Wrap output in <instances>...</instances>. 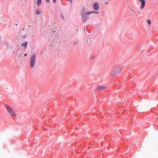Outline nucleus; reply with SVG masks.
<instances>
[{
  "label": "nucleus",
  "mask_w": 158,
  "mask_h": 158,
  "mask_svg": "<svg viewBox=\"0 0 158 158\" xmlns=\"http://www.w3.org/2000/svg\"><path fill=\"white\" fill-rule=\"evenodd\" d=\"M99 13L98 12H96L95 11L93 10L92 11L88 12L86 13H83L82 14V20L83 22L85 23L86 21L89 19V17L88 16V15L92 13Z\"/></svg>",
  "instance_id": "nucleus-1"
},
{
  "label": "nucleus",
  "mask_w": 158,
  "mask_h": 158,
  "mask_svg": "<svg viewBox=\"0 0 158 158\" xmlns=\"http://www.w3.org/2000/svg\"><path fill=\"white\" fill-rule=\"evenodd\" d=\"M4 106L9 113L11 116L14 117L16 115V114L15 111L10 106L7 104H5L4 105Z\"/></svg>",
  "instance_id": "nucleus-2"
},
{
  "label": "nucleus",
  "mask_w": 158,
  "mask_h": 158,
  "mask_svg": "<svg viewBox=\"0 0 158 158\" xmlns=\"http://www.w3.org/2000/svg\"><path fill=\"white\" fill-rule=\"evenodd\" d=\"M36 60V56L35 54H33L30 58V63L31 67L33 68L35 65Z\"/></svg>",
  "instance_id": "nucleus-3"
},
{
  "label": "nucleus",
  "mask_w": 158,
  "mask_h": 158,
  "mask_svg": "<svg viewBox=\"0 0 158 158\" xmlns=\"http://www.w3.org/2000/svg\"><path fill=\"white\" fill-rule=\"evenodd\" d=\"M107 88L106 87L102 85L98 86L97 87V89L98 91H101Z\"/></svg>",
  "instance_id": "nucleus-4"
},
{
  "label": "nucleus",
  "mask_w": 158,
  "mask_h": 158,
  "mask_svg": "<svg viewBox=\"0 0 158 158\" xmlns=\"http://www.w3.org/2000/svg\"><path fill=\"white\" fill-rule=\"evenodd\" d=\"M94 9V10H98L99 9V5L98 3L97 2H95L93 5Z\"/></svg>",
  "instance_id": "nucleus-5"
},
{
  "label": "nucleus",
  "mask_w": 158,
  "mask_h": 158,
  "mask_svg": "<svg viewBox=\"0 0 158 158\" xmlns=\"http://www.w3.org/2000/svg\"><path fill=\"white\" fill-rule=\"evenodd\" d=\"M141 2V6L140 7L141 9H143L145 4V1L144 0H139Z\"/></svg>",
  "instance_id": "nucleus-6"
},
{
  "label": "nucleus",
  "mask_w": 158,
  "mask_h": 158,
  "mask_svg": "<svg viewBox=\"0 0 158 158\" xmlns=\"http://www.w3.org/2000/svg\"><path fill=\"white\" fill-rule=\"evenodd\" d=\"M28 44V42L26 41L25 43H22L21 45L22 46H24L25 48H26L27 47Z\"/></svg>",
  "instance_id": "nucleus-7"
},
{
  "label": "nucleus",
  "mask_w": 158,
  "mask_h": 158,
  "mask_svg": "<svg viewBox=\"0 0 158 158\" xmlns=\"http://www.w3.org/2000/svg\"><path fill=\"white\" fill-rule=\"evenodd\" d=\"M42 2V0H38L36 2V5L37 6H40Z\"/></svg>",
  "instance_id": "nucleus-8"
},
{
  "label": "nucleus",
  "mask_w": 158,
  "mask_h": 158,
  "mask_svg": "<svg viewBox=\"0 0 158 158\" xmlns=\"http://www.w3.org/2000/svg\"><path fill=\"white\" fill-rule=\"evenodd\" d=\"M41 13V10H36V14L39 15Z\"/></svg>",
  "instance_id": "nucleus-9"
},
{
  "label": "nucleus",
  "mask_w": 158,
  "mask_h": 158,
  "mask_svg": "<svg viewBox=\"0 0 158 158\" xmlns=\"http://www.w3.org/2000/svg\"><path fill=\"white\" fill-rule=\"evenodd\" d=\"M148 22L149 25H150L151 24V21L150 19H148Z\"/></svg>",
  "instance_id": "nucleus-10"
},
{
  "label": "nucleus",
  "mask_w": 158,
  "mask_h": 158,
  "mask_svg": "<svg viewBox=\"0 0 158 158\" xmlns=\"http://www.w3.org/2000/svg\"><path fill=\"white\" fill-rule=\"evenodd\" d=\"M132 11L135 14H133L134 15H138V14H137L136 12L134 10H133V11L132 10Z\"/></svg>",
  "instance_id": "nucleus-11"
},
{
  "label": "nucleus",
  "mask_w": 158,
  "mask_h": 158,
  "mask_svg": "<svg viewBox=\"0 0 158 158\" xmlns=\"http://www.w3.org/2000/svg\"><path fill=\"white\" fill-rule=\"evenodd\" d=\"M60 15L62 18L63 19V20H64V18L62 14H61Z\"/></svg>",
  "instance_id": "nucleus-12"
},
{
  "label": "nucleus",
  "mask_w": 158,
  "mask_h": 158,
  "mask_svg": "<svg viewBox=\"0 0 158 158\" xmlns=\"http://www.w3.org/2000/svg\"><path fill=\"white\" fill-rule=\"evenodd\" d=\"M50 0H46V2L47 3L49 2Z\"/></svg>",
  "instance_id": "nucleus-13"
},
{
  "label": "nucleus",
  "mask_w": 158,
  "mask_h": 158,
  "mask_svg": "<svg viewBox=\"0 0 158 158\" xmlns=\"http://www.w3.org/2000/svg\"><path fill=\"white\" fill-rule=\"evenodd\" d=\"M53 0V2L54 3H56V0Z\"/></svg>",
  "instance_id": "nucleus-14"
},
{
  "label": "nucleus",
  "mask_w": 158,
  "mask_h": 158,
  "mask_svg": "<svg viewBox=\"0 0 158 158\" xmlns=\"http://www.w3.org/2000/svg\"><path fill=\"white\" fill-rule=\"evenodd\" d=\"M24 56H27V53H26V54H25Z\"/></svg>",
  "instance_id": "nucleus-15"
},
{
  "label": "nucleus",
  "mask_w": 158,
  "mask_h": 158,
  "mask_svg": "<svg viewBox=\"0 0 158 158\" xmlns=\"http://www.w3.org/2000/svg\"><path fill=\"white\" fill-rule=\"evenodd\" d=\"M113 76H114L115 75V74H113Z\"/></svg>",
  "instance_id": "nucleus-16"
}]
</instances>
